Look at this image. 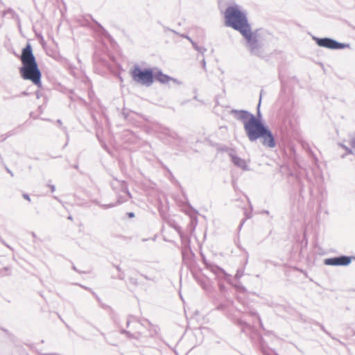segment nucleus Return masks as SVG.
<instances>
[{
	"label": "nucleus",
	"mask_w": 355,
	"mask_h": 355,
	"mask_svg": "<svg viewBox=\"0 0 355 355\" xmlns=\"http://www.w3.org/2000/svg\"><path fill=\"white\" fill-rule=\"evenodd\" d=\"M225 25L239 31L246 40L251 49L257 47V31H252L247 17L237 6L228 7L224 13Z\"/></svg>",
	"instance_id": "f257e3e1"
},
{
	"label": "nucleus",
	"mask_w": 355,
	"mask_h": 355,
	"mask_svg": "<svg viewBox=\"0 0 355 355\" xmlns=\"http://www.w3.org/2000/svg\"><path fill=\"white\" fill-rule=\"evenodd\" d=\"M20 60L22 66L19 69V73L22 78L31 80L34 85L41 87L42 73L38 67L35 57L33 55L31 44H28L22 49Z\"/></svg>",
	"instance_id": "f03ea898"
},
{
	"label": "nucleus",
	"mask_w": 355,
	"mask_h": 355,
	"mask_svg": "<svg viewBox=\"0 0 355 355\" xmlns=\"http://www.w3.org/2000/svg\"><path fill=\"white\" fill-rule=\"evenodd\" d=\"M132 80L141 85L150 86L154 82V73L152 69H141L138 66L134 67L130 71Z\"/></svg>",
	"instance_id": "7ed1b4c3"
},
{
	"label": "nucleus",
	"mask_w": 355,
	"mask_h": 355,
	"mask_svg": "<svg viewBox=\"0 0 355 355\" xmlns=\"http://www.w3.org/2000/svg\"><path fill=\"white\" fill-rule=\"evenodd\" d=\"M244 128L250 141H254L261 137L266 129L263 124L254 116L244 122Z\"/></svg>",
	"instance_id": "20e7f679"
},
{
	"label": "nucleus",
	"mask_w": 355,
	"mask_h": 355,
	"mask_svg": "<svg viewBox=\"0 0 355 355\" xmlns=\"http://www.w3.org/2000/svg\"><path fill=\"white\" fill-rule=\"evenodd\" d=\"M313 39L315 41L316 44L320 47H324L329 49H341L349 47L348 44L339 43L336 40H334L330 38L314 37Z\"/></svg>",
	"instance_id": "39448f33"
},
{
	"label": "nucleus",
	"mask_w": 355,
	"mask_h": 355,
	"mask_svg": "<svg viewBox=\"0 0 355 355\" xmlns=\"http://www.w3.org/2000/svg\"><path fill=\"white\" fill-rule=\"evenodd\" d=\"M352 259V258L351 257L341 256L339 257L327 259L324 260V263L331 266H347L351 263Z\"/></svg>",
	"instance_id": "423d86ee"
},
{
	"label": "nucleus",
	"mask_w": 355,
	"mask_h": 355,
	"mask_svg": "<svg viewBox=\"0 0 355 355\" xmlns=\"http://www.w3.org/2000/svg\"><path fill=\"white\" fill-rule=\"evenodd\" d=\"M261 137L263 138V144L270 148H273L275 146V142L274 140V137L267 128L265 130L264 133L261 135Z\"/></svg>",
	"instance_id": "0eeeda50"
},
{
	"label": "nucleus",
	"mask_w": 355,
	"mask_h": 355,
	"mask_svg": "<svg viewBox=\"0 0 355 355\" xmlns=\"http://www.w3.org/2000/svg\"><path fill=\"white\" fill-rule=\"evenodd\" d=\"M154 79H155L161 83H168L171 80V77L162 73L160 71L154 73Z\"/></svg>",
	"instance_id": "6e6552de"
},
{
	"label": "nucleus",
	"mask_w": 355,
	"mask_h": 355,
	"mask_svg": "<svg viewBox=\"0 0 355 355\" xmlns=\"http://www.w3.org/2000/svg\"><path fill=\"white\" fill-rule=\"evenodd\" d=\"M232 160H233L234 163L236 165H239L240 163L242 162V160L240 158L236 157H233Z\"/></svg>",
	"instance_id": "1a4fd4ad"
},
{
	"label": "nucleus",
	"mask_w": 355,
	"mask_h": 355,
	"mask_svg": "<svg viewBox=\"0 0 355 355\" xmlns=\"http://www.w3.org/2000/svg\"><path fill=\"white\" fill-rule=\"evenodd\" d=\"M23 198L28 201H31V198H30L29 196L27 194H23Z\"/></svg>",
	"instance_id": "9d476101"
},
{
	"label": "nucleus",
	"mask_w": 355,
	"mask_h": 355,
	"mask_svg": "<svg viewBox=\"0 0 355 355\" xmlns=\"http://www.w3.org/2000/svg\"><path fill=\"white\" fill-rule=\"evenodd\" d=\"M128 216L129 218H133L135 216V214L132 212H130V213H128Z\"/></svg>",
	"instance_id": "9b49d317"
},
{
	"label": "nucleus",
	"mask_w": 355,
	"mask_h": 355,
	"mask_svg": "<svg viewBox=\"0 0 355 355\" xmlns=\"http://www.w3.org/2000/svg\"><path fill=\"white\" fill-rule=\"evenodd\" d=\"M353 146L355 147V141H354Z\"/></svg>",
	"instance_id": "f8f14e48"
}]
</instances>
